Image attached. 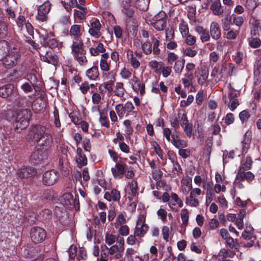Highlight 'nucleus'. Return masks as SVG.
<instances>
[{
	"label": "nucleus",
	"instance_id": "f257e3e1",
	"mask_svg": "<svg viewBox=\"0 0 261 261\" xmlns=\"http://www.w3.org/2000/svg\"><path fill=\"white\" fill-rule=\"evenodd\" d=\"M31 116V112L28 109H21L17 112L9 110L6 113V118L8 120L15 121L13 126L14 130L17 133H20L29 126Z\"/></svg>",
	"mask_w": 261,
	"mask_h": 261
},
{
	"label": "nucleus",
	"instance_id": "f03ea898",
	"mask_svg": "<svg viewBox=\"0 0 261 261\" xmlns=\"http://www.w3.org/2000/svg\"><path fill=\"white\" fill-rule=\"evenodd\" d=\"M28 136L30 139L40 147H49L53 139L51 134L46 131V127L39 124L32 125L29 128Z\"/></svg>",
	"mask_w": 261,
	"mask_h": 261
},
{
	"label": "nucleus",
	"instance_id": "7ed1b4c3",
	"mask_svg": "<svg viewBox=\"0 0 261 261\" xmlns=\"http://www.w3.org/2000/svg\"><path fill=\"white\" fill-rule=\"evenodd\" d=\"M0 97L10 101L18 102L21 99L18 89L13 84L9 83L0 87Z\"/></svg>",
	"mask_w": 261,
	"mask_h": 261
},
{
	"label": "nucleus",
	"instance_id": "20e7f679",
	"mask_svg": "<svg viewBox=\"0 0 261 261\" xmlns=\"http://www.w3.org/2000/svg\"><path fill=\"white\" fill-rule=\"evenodd\" d=\"M20 57V47L15 44L2 61L3 65L8 69L15 67L17 65L18 60Z\"/></svg>",
	"mask_w": 261,
	"mask_h": 261
},
{
	"label": "nucleus",
	"instance_id": "39448f33",
	"mask_svg": "<svg viewBox=\"0 0 261 261\" xmlns=\"http://www.w3.org/2000/svg\"><path fill=\"white\" fill-rule=\"evenodd\" d=\"M150 39L151 41L147 40L142 44V49L146 55L152 54L154 57H158L161 54V49L159 47L161 42L154 36H151Z\"/></svg>",
	"mask_w": 261,
	"mask_h": 261
},
{
	"label": "nucleus",
	"instance_id": "423d86ee",
	"mask_svg": "<svg viewBox=\"0 0 261 261\" xmlns=\"http://www.w3.org/2000/svg\"><path fill=\"white\" fill-rule=\"evenodd\" d=\"M30 162L34 165L45 164L48 162L47 149L38 148L33 151L30 156Z\"/></svg>",
	"mask_w": 261,
	"mask_h": 261
},
{
	"label": "nucleus",
	"instance_id": "0eeeda50",
	"mask_svg": "<svg viewBox=\"0 0 261 261\" xmlns=\"http://www.w3.org/2000/svg\"><path fill=\"white\" fill-rule=\"evenodd\" d=\"M84 43L83 41L72 42L71 46V53L80 65H84L87 63V59L83 57H79V54L82 53V50H86L84 48Z\"/></svg>",
	"mask_w": 261,
	"mask_h": 261
},
{
	"label": "nucleus",
	"instance_id": "6e6552de",
	"mask_svg": "<svg viewBox=\"0 0 261 261\" xmlns=\"http://www.w3.org/2000/svg\"><path fill=\"white\" fill-rule=\"evenodd\" d=\"M30 237L33 243H41L46 238V231L41 227L34 226L30 230Z\"/></svg>",
	"mask_w": 261,
	"mask_h": 261
},
{
	"label": "nucleus",
	"instance_id": "1a4fd4ad",
	"mask_svg": "<svg viewBox=\"0 0 261 261\" xmlns=\"http://www.w3.org/2000/svg\"><path fill=\"white\" fill-rule=\"evenodd\" d=\"M43 46L48 47L50 49L58 48L60 49L62 47L63 43L58 40L53 33L50 32L43 37L41 42Z\"/></svg>",
	"mask_w": 261,
	"mask_h": 261
},
{
	"label": "nucleus",
	"instance_id": "9d476101",
	"mask_svg": "<svg viewBox=\"0 0 261 261\" xmlns=\"http://www.w3.org/2000/svg\"><path fill=\"white\" fill-rule=\"evenodd\" d=\"M38 172V169L31 166H23L18 170L16 177L21 179L29 178L34 177Z\"/></svg>",
	"mask_w": 261,
	"mask_h": 261
},
{
	"label": "nucleus",
	"instance_id": "9b49d317",
	"mask_svg": "<svg viewBox=\"0 0 261 261\" xmlns=\"http://www.w3.org/2000/svg\"><path fill=\"white\" fill-rule=\"evenodd\" d=\"M59 176L58 172L54 170L47 171L42 176L43 184L46 186H53L57 182Z\"/></svg>",
	"mask_w": 261,
	"mask_h": 261
},
{
	"label": "nucleus",
	"instance_id": "f8f14e48",
	"mask_svg": "<svg viewBox=\"0 0 261 261\" xmlns=\"http://www.w3.org/2000/svg\"><path fill=\"white\" fill-rule=\"evenodd\" d=\"M51 8V4L48 1L44 2L42 5L39 6L37 11L38 14L36 16L37 20L44 22L48 19L47 14L49 12Z\"/></svg>",
	"mask_w": 261,
	"mask_h": 261
},
{
	"label": "nucleus",
	"instance_id": "ddd939ff",
	"mask_svg": "<svg viewBox=\"0 0 261 261\" xmlns=\"http://www.w3.org/2000/svg\"><path fill=\"white\" fill-rule=\"evenodd\" d=\"M61 200L63 204L67 206H73L76 211L80 208L78 196L75 195V198L73 199V195L71 193H65L63 195Z\"/></svg>",
	"mask_w": 261,
	"mask_h": 261
},
{
	"label": "nucleus",
	"instance_id": "4468645a",
	"mask_svg": "<svg viewBox=\"0 0 261 261\" xmlns=\"http://www.w3.org/2000/svg\"><path fill=\"white\" fill-rule=\"evenodd\" d=\"M41 60L48 64L56 65L59 62V58L53 50H49L45 52L44 55L40 54Z\"/></svg>",
	"mask_w": 261,
	"mask_h": 261
},
{
	"label": "nucleus",
	"instance_id": "2eb2a0df",
	"mask_svg": "<svg viewBox=\"0 0 261 261\" xmlns=\"http://www.w3.org/2000/svg\"><path fill=\"white\" fill-rule=\"evenodd\" d=\"M80 24L71 25L69 30V35L72 37V42L83 41L82 39V29Z\"/></svg>",
	"mask_w": 261,
	"mask_h": 261
},
{
	"label": "nucleus",
	"instance_id": "dca6fc26",
	"mask_svg": "<svg viewBox=\"0 0 261 261\" xmlns=\"http://www.w3.org/2000/svg\"><path fill=\"white\" fill-rule=\"evenodd\" d=\"M247 170L239 169L238 173L236 177V180L240 182L243 180H247L248 182L252 181L254 178V174L250 171H247Z\"/></svg>",
	"mask_w": 261,
	"mask_h": 261
},
{
	"label": "nucleus",
	"instance_id": "f3484780",
	"mask_svg": "<svg viewBox=\"0 0 261 261\" xmlns=\"http://www.w3.org/2000/svg\"><path fill=\"white\" fill-rule=\"evenodd\" d=\"M148 226L145 224V220L142 222V220H138L135 227V234L139 238H142L148 230Z\"/></svg>",
	"mask_w": 261,
	"mask_h": 261
},
{
	"label": "nucleus",
	"instance_id": "a211bd4d",
	"mask_svg": "<svg viewBox=\"0 0 261 261\" xmlns=\"http://www.w3.org/2000/svg\"><path fill=\"white\" fill-rule=\"evenodd\" d=\"M132 89L136 92L140 91V94L142 96H144L145 94V85L144 83H141L138 77L135 75L133 76L132 79Z\"/></svg>",
	"mask_w": 261,
	"mask_h": 261
},
{
	"label": "nucleus",
	"instance_id": "6ab92c4d",
	"mask_svg": "<svg viewBox=\"0 0 261 261\" xmlns=\"http://www.w3.org/2000/svg\"><path fill=\"white\" fill-rule=\"evenodd\" d=\"M91 27L89 29L88 32L90 35L95 38H99L101 35L100 29L101 25L99 21L96 19L91 23Z\"/></svg>",
	"mask_w": 261,
	"mask_h": 261
},
{
	"label": "nucleus",
	"instance_id": "aec40b11",
	"mask_svg": "<svg viewBox=\"0 0 261 261\" xmlns=\"http://www.w3.org/2000/svg\"><path fill=\"white\" fill-rule=\"evenodd\" d=\"M252 140L251 131H247L244 136V139L242 141V154L244 155L247 153L248 149L250 147Z\"/></svg>",
	"mask_w": 261,
	"mask_h": 261
},
{
	"label": "nucleus",
	"instance_id": "412c9836",
	"mask_svg": "<svg viewBox=\"0 0 261 261\" xmlns=\"http://www.w3.org/2000/svg\"><path fill=\"white\" fill-rule=\"evenodd\" d=\"M172 145L176 148H185L188 146L187 143L184 140H182L177 134L173 133L172 135V139L170 141Z\"/></svg>",
	"mask_w": 261,
	"mask_h": 261
},
{
	"label": "nucleus",
	"instance_id": "4be33fe9",
	"mask_svg": "<svg viewBox=\"0 0 261 261\" xmlns=\"http://www.w3.org/2000/svg\"><path fill=\"white\" fill-rule=\"evenodd\" d=\"M210 34L214 40H217L221 37V29L217 22L213 21L211 23Z\"/></svg>",
	"mask_w": 261,
	"mask_h": 261
},
{
	"label": "nucleus",
	"instance_id": "5701e85b",
	"mask_svg": "<svg viewBox=\"0 0 261 261\" xmlns=\"http://www.w3.org/2000/svg\"><path fill=\"white\" fill-rule=\"evenodd\" d=\"M12 48V46L7 41L5 40H0V61H2L6 57L8 53Z\"/></svg>",
	"mask_w": 261,
	"mask_h": 261
},
{
	"label": "nucleus",
	"instance_id": "b1692460",
	"mask_svg": "<svg viewBox=\"0 0 261 261\" xmlns=\"http://www.w3.org/2000/svg\"><path fill=\"white\" fill-rule=\"evenodd\" d=\"M120 198V193L116 189H112L110 192H107L104 195V198L108 201H119Z\"/></svg>",
	"mask_w": 261,
	"mask_h": 261
},
{
	"label": "nucleus",
	"instance_id": "393cba45",
	"mask_svg": "<svg viewBox=\"0 0 261 261\" xmlns=\"http://www.w3.org/2000/svg\"><path fill=\"white\" fill-rule=\"evenodd\" d=\"M194 30L200 35V38L202 42H205L210 40V35L208 30L204 29L201 25H197L194 28Z\"/></svg>",
	"mask_w": 261,
	"mask_h": 261
},
{
	"label": "nucleus",
	"instance_id": "a878e982",
	"mask_svg": "<svg viewBox=\"0 0 261 261\" xmlns=\"http://www.w3.org/2000/svg\"><path fill=\"white\" fill-rule=\"evenodd\" d=\"M210 9L214 15L217 16L221 15L224 12L220 0H215L211 5Z\"/></svg>",
	"mask_w": 261,
	"mask_h": 261
},
{
	"label": "nucleus",
	"instance_id": "bb28decb",
	"mask_svg": "<svg viewBox=\"0 0 261 261\" xmlns=\"http://www.w3.org/2000/svg\"><path fill=\"white\" fill-rule=\"evenodd\" d=\"M195 74L196 77H197L198 84L202 86L206 82L208 78V71L205 68H201L200 69H199L197 72H195Z\"/></svg>",
	"mask_w": 261,
	"mask_h": 261
},
{
	"label": "nucleus",
	"instance_id": "cd10ccee",
	"mask_svg": "<svg viewBox=\"0 0 261 261\" xmlns=\"http://www.w3.org/2000/svg\"><path fill=\"white\" fill-rule=\"evenodd\" d=\"M77 158L76 162L78 167H82L83 166H86L87 164V158L83 153L82 149L80 147L76 148Z\"/></svg>",
	"mask_w": 261,
	"mask_h": 261
},
{
	"label": "nucleus",
	"instance_id": "c85d7f7f",
	"mask_svg": "<svg viewBox=\"0 0 261 261\" xmlns=\"http://www.w3.org/2000/svg\"><path fill=\"white\" fill-rule=\"evenodd\" d=\"M126 164L123 165L120 163H117L115 165V168H111V172L115 178L117 177L119 175H123L126 172Z\"/></svg>",
	"mask_w": 261,
	"mask_h": 261
},
{
	"label": "nucleus",
	"instance_id": "c756f323",
	"mask_svg": "<svg viewBox=\"0 0 261 261\" xmlns=\"http://www.w3.org/2000/svg\"><path fill=\"white\" fill-rule=\"evenodd\" d=\"M86 75L89 80H96L99 75L98 67L97 66H93L91 68L87 69L85 72Z\"/></svg>",
	"mask_w": 261,
	"mask_h": 261
},
{
	"label": "nucleus",
	"instance_id": "7c9ffc66",
	"mask_svg": "<svg viewBox=\"0 0 261 261\" xmlns=\"http://www.w3.org/2000/svg\"><path fill=\"white\" fill-rule=\"evenodd\" d=\"M127 57L131 66L135 69H138L140 66V63L137 57L134 56V51L130 49L127 50Z\"/></svg>",
	"mask_w": 261,
	"mask_h": 261
},
{
	"label": "nucleus",
	"instance_id": "2f4dec72",
	"mask_svg": "<svg viewBox=\"0 0 261 261\" xmlns=\"http://www.w3.org/2000/svg\"><path fill=\"white\" fill-rule=\"evenodd\" d=\"M253 160L250 155H247L246 157L243 158L241 160V166L239 169L244 170H250L252 168Z\"/></svg>",
	"mask_w": 261,
	"mask_h": 261
},
{
	"label": "nucleus",
	"instance_id": "473e14b6",
	"mask_svg": "<svg viewBox=\"0 0 261 261\" xmlns=\"http://www.w3.org/2000/svg\"><path fill=\"white\" fill-rule=\"evenodd\" d=\"M242 236L244 239L249 241V242L244 245L246 247H251L253 245L255 237L253 235L252 233L245 230L243 231Z\"/></svg>",
	"mask_w": 261,
	"mask_h": 261
},
{
	"label": "nucleus",
	"instance_id": "72a5a7b5",
	"mask_svg": "<svg viewBox=\"0 0 261 261\" xmlns=\"http://www.w3.org/2000/svg\"><path fill=\"white\" fill-rule=\"evenodd\" d=\"M42 200L43 202L47 201H54L56 200L55 193L54 190H45L41 196Z\"/></svg>",
	"mask_w": 261,
	"mask_h": 261
},
{
	"label": "nucleus",
	"instance_id": "f704fd0d",
	"mask_svg": "<svg viewBox=\"0 0 261 261\" xmlns=\"http://www.w3.org/2000/svg\"><path fill=\"white\" fill-rule=\"evenodd\" d=\"M9 34L8 24L3 20H0V38L5 39Z\"/></svg>",
	"mask_w": 261,
	"mask_h": 261
},
{
	"label": "nucleus",
	"instance_id": "c9c22d12",
	"mask_svg": "<svg viewBox=\"0 0 261 261\" xmlns=\"http://www.w3.org/2000/svg\"><path fill=\"white\" fill-rule=\"evenodd\" d=\"M222 99L225 103L228 105L230 110L231 111H234L239 105L238 99H228L226 95L223 96Z\"/></svg>",
	"mask_w": 261,
	"mask_h": 261
},
{
	"label": "nucleus",
	"instance_id": "e433bc0d",
	"mask_svg": "<svg viewBox=\"0 0 261 261\" xmlns=\"http://www.w3.org/2000/svg\"><path fill=\"white\" fill-rule=\"evenodd\" d=\"M75 7L79 8L80 10H77L75 9L74 10V16L77 17L81 20H82L85 18V15L87 13V9L77 4V6Z\"/></svg>",
	"mask_w": 261,
	"mask_h": 261
},
{
	"label": "nucleus",
	"instance_id": "4c0bfd02",
	"mask_svg": "<svg viewBox=\"0 0 261 261\" xmlns=\"http://www.w3.org/2000/svg\"><path fill=\"white\" fill-rule=\"evenodd\" d=\"M230 20H231V24H235L239 27V30L240 27L243 24L244 22V19L242 16H238L235 14H232L230 17Z\"/></svg>",
	"mask_w": 261,
	"mask_h": 261
},
{
	"label": "nucleus",
	"instance_id": "58836bf2",
	"mask_svg": "<svg viewBox=\"0 0 261 261\" xmlns=\"http://www.w3.org/2000/svg\"><path fill=\"white\" fill-rule=\"evenodd\" d=\"M125 92V89L124 88V85L122 82H117L116 83L115 90L114 93L115 95L119 97H122Z\"/></svg>",
	"mask_w": 261,
	"mask_h": 261
},
{
	"label": "nucleus",
	"instance_id": "ea45409f",
	"mask_svg": "<svg viewBox=\"0 0 261 261\" xmlns=\"http://www.w3.org/2000/svg\"><path fill=\"white\" fill-rule=\"evenodd\" d=\"M149 66L156 73H159L163 68V63L156 60H151L149 62Z\"/></svg>",
	"mask_w": 261,
	"mask_h": 261
},
{
	"label": "nucleus",
	"instance_id": "a19ab883",
	"mask_svg": "<svg viewBox=\"0 0 261 261\" xmlns=\"http://www.w3.org/2000/svg\"><path fill=\"white\" fill-rule=\"evenodd\" d=\"M231 250L232 249H221L219 255L220 257H221V259L227 258L228 257L232 258L235 255V252L232 251Z\"/></svg>",
	"mask_w": 261,
	"mask_h": 261
},
{
	"label": "nucleus",
	"instance_id": "79ce46f5",
	"mask_svg": "<svg viewBox=\"0 0 261 261\" xmlns=\"http://www.w3.org/2000/svg\"><path fill=\"white\" fill-rule=\"evenodd\" d=\"M115 110L120 119H122L127 114L125 107L123 103H119L116 105Z\"/></svg>",
	"mask_w": 261,
	"mask_h": 261
},
{
	"label": "nucleus",
	"instance_id": "37998d69",
	"mask_svg": "<svg viewBox=\"0 0 261 261\" xmlns=\"http://www.w3.org/2000/svg\"><path fill=\"white\" fill-rule=\"evenodd\" d=\"M21 76L18 70L14 69L6 76V80L8 82H14Z\"/></svg>",
	"mask_w": 261,
	"mask_h": 261
},
{
	"label": "nucleus",
	"instance_id": "c03bdc74",
	"mask_svg": "<svg viewBox=\"0 0 261 261\" xmlns=\"http://www.w3.org/2000/svg\"><path fill=\"white\" fill-rule=\"evenodd\" d=\"M185 77L181 79L182 84L185 88H187L192 85L193 83V75L192 73H186L184 74Z\"/></svg>",
	"mask_w": 261,
	"mask_h": 261
},
{
	"label": "nucleus",
	"instance_id": "a18cd8bd",
	"mask_svg": "<svg viewBox=\"0 0 261 261\" xmlns=\"http://www.w3.org/2000/svg\"><path fill=\"white\" fill-rule=\"evenodd\" d=\"M225 245L230 249H234L237 250L240 247L239 243L237 241L235 242L234 239L231 237H229L225 240Z\"/></svg>",
	"mask_w": 261,
	"mask_h": 261
},
{
	"label": "nucleus",
	"instance_id": "49530a36",
	"mask_svg": "<svg viewBox=\"0 0 261 261\" xmlns=\"http://www.w3.org/2000/svg\"><path fill=\"white\" fill-rule=\"evenodd\" d=\"M185 63V60L184 59L177 60L176 61L173 67L175 73H180L182 72L184 68Z\"/></svg>",
	"mask_w": 261,
	"mask_h": 261
},
{
	"label": "nucleus",
	"instance_id": "de8ad7c7",
	"mask_svg": "<svg viewBox=\"0 0 261 261\" xmlns=\"http://www.w3.org/2000/svg\"><path fill=\"white\" fill-rule=\"evenodd\" d=\"M26 79L32 85L34 89H36L37 86V83L38 82V79L36 75L33 73H28L26 75Z\"/></svg>",
	"mask_w": 261,
	"mask_h": 261
},
{
	"label": "nucleus",
	"instance_id": "09e8293b",
	"mask_svg": "<svg viewBox=\"0 0 261 261\" xmlns=\"http://www.w3.org/2000/svg\"><path fill=\"white\" fill-rule=\"evenodd\" d=\"M178 118L180 121V124L182 127H184L185 125L189 123V120L187 116V113L185 111L181 113V112H179L178 114Z\"/></svg>",
	"mask_w": 261,
	"mask_h": 261
},
{
	"label": "nucleus",
	"instance_id": "8fccbe9b",
	"mask_svg": "<svg viewBox=\"0 0 261 261\" xmlns=\"http://www.w3.org/2000/svg\"><path fill=\"white\" fill-rule=\"evenodd\" d=\"M99 122L102 126L106 128L110 127V122L108 117L105 115L104 112H100Z\"/></svg>",
	"mask_w": 261,
	"mask_h": 261
},
{
	"label": "nucleus",
	"instance_id": "3c124183",
	"mask_svg": "<svg viewBox=\"0 0 261 261\" xmlns=\"http://www.w3.org/2000/svg\"><path fill=\"white\" fill-rule=\"evenodd\" d=\"M153 27L158 31L163 30L166 26V20L152 21Z\"/></svg>",
	"mask_w": 261,
	"mask_h": 261
},
{
	"label": "nucleus",
	"instance_id": "603ef678",
	"mask_svg": "<svg viewBox=\"0 0 261 261\" xmlns=\"http://www.w3.org/2000/svg\"><path fill=\"white\" fill-rule=\"evenodd\" d=\"M214 195V192L211 184L208 183L206 190V203H210L212 201V197Z\"/></svg>",
	"mask_w": 261,
	"mask_h": 261
},
{
	"label": "nucleus",
	"instance_id": "864d4df0",
	"mask_svg": "<svg viewBox=\"0 0 261 261\" xmlns=\"http://www.w3.org/2000/svg\"><path fill=\"white\" fill-rule=\"evenodd\" d=\"M249 45L253 48L259 47L261 45V40L258 38H251L248 39Z\"/></svg>",
	"mask_w": 261,
	"mask_h": 261
},
{
	"label": "nucleus",
	"instance_id": "5fc2aeb1",
	"mask_svg": "<svg viewBox=\"0 0 261 261\" xmlns=\"http://www.w3.org/2000/svg\"><path fill=\"white\" fill-rule=\"evenodd\" d=\"M87 258L88 256L86 249L84 247L80 248L77 256V260H86L87 259Z\"/></svg>",
	"mask_w": 261,
	"mask_h": 261
},
{
	"label": "nucleus",
	"instance_id": "6e6d98bb",
	"mask_svg": "<svg viewBox=\"0 0 261 261\" xmlns=\"http://www.w3.org/2000/svg\"><path fill=\"white\" fill-rule=\"evenodd\" d=\"M261 71V57H257L254 65V74H260Z\"/></svg>",
	"mask_w": 261,
	"mask_h": 261
},
{
	"label": "nucleus",
	"instance_id": "4d7b16f0",
	"mask_svg": "<svg viewBox=\"0 0 261 261\" xmlns=\"http://www.w3.org/2000/svg\"><path fill=\"white\" fill-rule=\"evenodd\" d=\"M181 218L182 221V225L186 226L188 224L189 212L187 209H183L181 212Z\"/></svg>",
	"mask_w": 261,
	"mask_h": 261
},
{
	"label": "nucleus",
	"instance_id": "13d9d810",
	"mask_svg": "<svg viewBox=\"0 0 261 261\" xmlns=\"http://www.w3.org/2000/svg\"><path fill=\"white\" fill-rule=\"evenodd\" d=\"M79 113L77 112H72L69 114V117L71 119L72 122L75 125L80 124Z\"/></svg>",
	"mask_w": 261,
	"mask_h": 261
},
{
	"label": "nucleus",
	"instance_id": "bf43d9fd",
	"mask_svg": "<svg viewBox=\"0 0 261 261\" xmlns=\"http://www.w3.org/2000/svg\"><path fill=\"white\" fill-rule=\"evenodd\" d=\"M239 33V30H234L233 29H231L227 31V33L226 35V37L228 39L233 40L235 39Z\"/></svg>",
	"mask_w": 261,
	"mask_h": 261
},
{
	"label": "nucleus",
	"instance_id": "052dcab7",
	"mask_svg": "<svg viewBox=\"0 0 261 261\" xmlns=\"http://www.w3.org/2000/svg\"><path fill=\"white\" fill-rule=\"evenodd\" d=\"M250 117V114L246 110H243L239 113V118L243 123L247 122Z\"/></svg>",
	"mask_w": 261,
	"mask_h": 261
},
{
	"label": "nucleus",
	"instance_id": "680f3d73",
	"mask_svg": "<svg viewBox=\"0 0 261 261\" xmlns=\"http://www.w3.org/2000/svg\"><path fill=\"white\" fill-rule=\"evenodd\" d=\"M171 162L173 164V171H176L177 175H178L179 174H183L182 169L177 161L172 160Z\"/></svg>",
	"mask_w": 261,
	"mask_h": 261
},
{
	"label": "nucleus",
	"instance_id": "e2e57ef3",
	"mask_svg": "<svg viewBox=\"0 0 261 261\" xmlns=\"http://www.w3.org/2000/svg\"><path fill=\"white\" fill-rule=\"evenodd\" d=\"M33 87L32 85L28 82H25L20 86V89L25 93H30L33 91Z\"/></svg>",
	"mask_w": 261,
	"mask_h": 261
},
{
	"label": "nucleus",
	"instance_id": "0e129e2a",
	"mask_svg": "<svg viewBox=\"0 0 261 261\" xmlns=\"http://www.w3.org/2000/svg\"><path fill=\"white\" fill-rule=\"evenodd\" d=\"M184 54L186 56L194 57L197 55V51L194 49V47H188L185 49Z\"/></svg>",
	"mask_w": 261,
	"mask_h": 261
},
{
	"label": "nucleus",
	"instance_id": "69168bd1",
	"mask_svg": "<svg viewBox=\"0 0 261 261\" xmlns=\"http://www.w3.org/2000/svg\"><path fill=\"white\" fill-rule=\"evenodd\" d=\"M165 35L167 40L170 41L174 37V31L172 27H168L165 30Z\"/></svg>",
	"mask_w": 261,
	"mask_h": 261
},
{
	"label": "nucleus",
	"instance_id": "338daca9",
	"mask_svg": "<svg viewBox=\"0 0 261 261\" xmlns=\"http://www.w3.org/2000/svg\"><path fill=\"white\" fill-rule=\"evenodd\" d=\"M117 239V235L107 233L105 236L106 243L109 245L113 244L116 242Z\"/></svg>",
	"mask_w": 261,
	"mask_h": 261
},
{
	"label": "nucleus",
	"instance_id": "774afa93",
	"mask_svg": "<svg viewBox=\"0 0 261 261\" xmlns=\"http://www.w3.org/2000/svg\"><path fill=\"white\" fill-rule=\"evenodd\" d=\"M69 257L71 259H73L75 257H77V248L75 246L71 245L68 249Z\"/></svg>",
	"mask_w": 261,
	"mask_h": 261
}]
</instances>
